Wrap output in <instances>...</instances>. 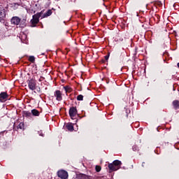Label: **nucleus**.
I'll return each mask as SVG.
<instances>
[{
	"label": "nucleus",
	"instance_id": "15",
	"mask_svg": "<svg viewBox=\"0 0 179 179\" xmlns=\"http://www.w3.org/2000/svg\"><path fill=\"white\" fill-rule=\"evenodd\" d=\"M78 178L79 179H90V176L81 173L78 175Z\"/></svg>",
	"mask_w": 179,
	"mask_h": 179
},
{
	"label": "nucleus",
	"instance_id": "12",
	"mask_svg": "<svg viewBox=\"0 0 179 179\" xmlns=\"http://www.w3.org/2000/svg\"><path fill=\"white\" fill-rule=\"evenodd\" d=\"M66 128L70 132L73 131V129H73V124H72V123H67L66 125Z\"/></svg>",
	"mask_w": 179,
	"mask_h": 179
},
{
	"label": "nucleus",
	"instance_id": "19",
	"mask_svg": "<svg viewBox=\"0 0 179 179\" xmlns=\"http://www.w3.org/2000/svg\"><path fill=\"white\" fill-rule=\"evenodd\" d=\"M28 61H29V62H31L32 64H34V62L36 61V57H34V56H29Z\"/></svg>",
	"mask_w": 179,
	"mask_h": 179
},
{
	"label": "nucleus",
	"instance_id": "17",
	"mask_svg": "<svg viewBox=\"0 0 179 179\" xmlns=\"http://www.w3.org/2000/svg\"><path fill=\"white\" fill-rule=\"evenodd\" d=\"M17 129H22L24 130V122H20L17 127Z\"/></svg>",
	"mask_w": 179,
	"mask_h": 179
},
{
	"label": "nucleus",
	"instance_id": "24",
	"mask_svg": "<svg viewBox=\"0 0 179 179\" xmlns=\"http://www.w3.org/2000/svg\"><path fill=\"white\" fill-rule=\"evenodd\" d=\"M36 92L38 93H41V88H40V87H38L37 89H36Z\"/></svg>",
	"mask_w": 179,
	"mask_h": 179
},
{
	"label": "nucleus",
	"instance_id": "4",
	"mask_svg": "<svg viewBox=\"0 0 179 179\" xmlns=\"http://www.w3.org/2000/svg\"><path fill=\"white\" fill-rule=\"evenodd\" d=\"M57 176L61 179H68L69 175H68V172L64 169H62L57 171Z\"/></svg>",
	"mask_w": 179,
	"mask_h": 179
},
{
	"label": "nucleus",
	"instance_id": "6",
	"mask_svg": "<svg viewBox=\"0 0 179 179\" xmlns=\"http://www.w3.org/2000/svg\"><path fill=\"white\" fill-rule=\"evenodd\" d=\"M6 16V10L3 7H0V22H2Z\"/></svg>",
	"mask_w": 179,
	"mask_h": 179
},
{
	"label": "nucleus",
	"instance_id": "14",
	"mask_svg": "<svg viewBox=\"0 0 179 179\" xmlns=\"http://www.w3.org/2000/svg\"><path fill=\"white\" fill-rule=\"evenodd\" d=\"M23 116L26 117V118H30V117H31V112L30 113V111L24 110L23 112Z\"/></svg>",
	"mask_w": 179,
	"mask_h": 179
},
{
	"label": "nucleus",
	"instance_id": "27",
	"mask_svg": "<svg viewBox=\"0 0 179 179\" xmlns=\"http://www.w3.org/2000/svg\"><path fill=\"white\" fill-rule=\"evenodd\" d=\"M40 136H44V134L41 133V134H40Z\"/></svg>",
	"mask_w": 179,
	"mask_h": 179
},
{
	"label": "nucleus",
	"instance_id": "25",
	"mask_svg": "<svg viewBox=\"0 0 179 179\" xmlns=\"http://www.w3.org/2000/svg\"><path fill=\"white\" fill-rule=\"evenodd\" d=\"M162 5H163V4H162V2H160V1L157 3V6H162Z\"/></svg>",
	"mask_w": 179,
	"mask_h": 179
},
{
	"label": "nucleus",
	"instance_id": "10",
	"mask_svg": "<svg viewBox=\"0 0 179 179\" xmlns=\"http://www.w3.org/2000/svg\"><path fill=\"white\" fill-rule=\"evenodd\" d=\"M172 105H173L174 110H179V101L178 100L173 101Z\"/></svg>",
	"mask_w": 179,
	"mask_h": 179
},
{
	"label": "nucleus",
	"instance_id": "2",
	"mask_svg": "<svg viewBox=\"0 0 179 179\" xmlns=\"http://www.w3.org/2000/svg\"><path fill=\"white\" fill-rule=\"evenodd\" d=\"M41 15H43V11L37 13L32 16V19L31 20V27H36L37 24H38V22H40V17H41Z\"/></svg>",
	"mask_w": 179,
	"mask_h": 179
},
{
	"label": "nucleus",
	"instance_id": "7",
	"mask_svg": "<svg viewBox=\"0 0 179 179\" xmlns=\"http://www.w3.org/2000/svg\"><path fill=\"white\" fill-rule=\"evenodd\" d=\"M55 97L57 101H61L62 100V94L59 90H56L54 94Z\"/></svg>",
	"mask_w": 179,
	"mask_h": 179
},
{
	"label": "nucleus",
	"instance_id": "5",
	"mask_svg": "<svg viewBox=\"0 0 179 179\" xmlns=\"http://www.w3.org/2000/svg\"><path fill=\"white\" fill-rule=\"evenodd\" d=\"M28 87L30 89V90H36V86H37V83H36V80L31 79L28 81Z\"/></svg>",
	"mask_w": 179,
	"mask_h": 179
},
{
	"label": "nucleus",
	"instance_id": "11",
	"mask_svg": "<svg viewBox=\"0 0 179 179\" xmlns=\"http://www.w3.org/2000/svg\"><path fill=\"white\" fill-rule=\"evenodd\" d=\"M31 114H32L34 117H39L40 111H38L37 109H32L31 110Z\"/></svg>",
	"mask_w": 179,
	"mask_h": 179
},
{
	"label": "nucleus",
	"instance_id": "26",
	"mask_svg": "<svg viewBox=\"0 0 179 179\" xmlns=\"http://www.w3.org/2000/svg\"><path fill=\"white\" fill-rule=\"evenodd\" d=\"M142 166H143V167H145V162H143V163H142Z\"/></svg>",
	"mask_w": 179,
	"mask_h": 179
},
{
	"label": "nucleus",
	"instance_id": "3",
	"mask_svg": "<svg viewBox=\"0 0 179 179\" xmlns=\"http://www.w3.org/2000/svg\"><path fill=\"white\" fill-rule=\"evenodd\" d=\"M69 114L71 120H73L78 115V109L76 106H72L69 108Z\"/></svg>",
	"mask_w": 179,
	"mask_h": 179
},
{
	"label": "nucleus",
	"instance_id": "13",
	"mask_svg": "<svg viewBox=\"0 0 179 179\" xmlns=\"http://www.w3.org/2000/svg\"><path fill=\"white\" fill-rule=\"evenodd\" d=\"M52 15V10H48L45 14L43 15L42 18L44 19V17H48V16H51Z\"/></svg>",
	"mask_w": 179,
	"mask_h": 179
},
{
	"label": "nucleus",
	"instance_id": "16",
	"mask_svg": "<svg viewBox=\"0 0 179 179\" xmlns=\"http://www.w3.org/2000/svg\"><path fill=\"white\" fill-rule=\"evenodd\" d=\"M64 89L66 93H71L72 92V88H71V87L69 86H65L64 87Z\"/></svg>",
	"mask_w": 179,
	"mask_h": 179
},
{
	"label": "nucleus",
	"instance_id": "8",
	"mask_svg": "<svg viewBox=\"0 0 179 179\" xmlns=\"http://www.w3.org/2000/svg\"><path fill=\"white\" fill-rule=\"evenodd\" d=\"M10 22L12 24H15L16 26H17L20 24V18L16 16L13 17Z\"/></svg>",
	"mask_w": 179,
	"mask_h": 179
},
{
	"label": "nucleus",
	"instance_id": "28",
	"mask_svg": "<svg viewBox=\"0 0 179 179\" xmlns=\"http://www.w3.org/2000/svg\"><path fill=\"white\" fill-rule=\"evenodd\" d=\"M24 37H27V36L26 34H24Z\"/></svg>",
	"mask_w": 179,
	"mask_h": 179
},
{
	"label": "nucleus",
	"instance_id": "21",
	"mask_svg": "<svg viewBox=\"0 0 179 179\" xmlns=\"http://www.w3.org/2000/svg\"><path fill=\"white\" fill-rule=\"evenodd\" d=\"M132 150H134V152H138L139 151V147H138V145H134L132 147Z\"/></svg>",
	"mask_w": 179,
	"mask_h": 179
},
{
	"label": "nucleus",
	"instance_id": "22",
	"mask_svg": "<svg viewBox=\"0 0 179 179\" xmlns=\"http://www.w3.org/2000/svg\"><path fill=\"white\" fill-rule=\"evenodd\" d=\"M95 170H96V173H100V171H101V166L96 165L95 166Z\"/></svg>",
	"mask_w": 179,
	"mask_h": 179
},
{
	"label": "nucleus",
	"instance_id": "29",
	"mask_svg": "<svg viewBox=\"0 0 179 179\" xmlns=\"http://www.w3.org/2000/svg\"><path fill=\"white\" fill-rule=\"evenodd\" d=\"M34 93H37L36 91H34Z\"/></svg>",
	"mask_w": 179,
	"mask_h": 179
},
{
	"label": "nucleus",
	"instance_id": "20",
	"mask_svg": "<svg viewBox=\"0 0 179 179\" xmlns=\"http://www.w3.org/2000/svg\"><path fill=\"white\" fill-rule=\"evenodd\" d=\"M104 58H105V60L102 59V63L103 64L106 63V61H108V58H110V53H108L107 55H106L104 57Z\"/></svg>",
	"mask_w": 179,
	"mask_h": 179
},
{
	"label": "nucleus",
	"instance_id": "18",
	"mask_svg": "<svg viewBox=\"0 0 179 179\" xmlns=\"http://www.w3.org/2000/svg\"><path fill=\"white\" fill-rule=\"evenodd\" d=\"M20 26L21 27H26V19L20 20Z\"/></svg>",
	"mask_w": 179,
	"mask_h": 179
},
{
	"label": "nucleus",
	"instance_id": "23",
	"mask_svg": "<svg viewBox=\"0 0 179 179\" xmlns=\"http://www.w3.org/2000/svg\"><path fill=\"white\" fill-rule=\"evenodd\" d=\"M77 100H78V101H83V95L79 94V95L77 96Z\"/></svg>",
	"mask_w": 179,
	"mask_h": 179
},
{
	"label": "nucleus",
	"instance_id": "9",
	"mask_svg": "<svg viewBox=\"0 0 179 179\" xmlns=\"http://www.w3.org/2000/svg\"><path fill=\"white\" fill-rule=\"evenodd\" d=\"M8 97H9V95H8L7 92H1V94H0V101L1 103H3V101H5V100L6 99H8Z\"/></svg>",
	"mask_w": 179,
	"mask_h": 179
},
{
	"label": "nucleus",
	"instance_id": "1",
	"mask_svg": "<svg viewBox=\"0 0 179 179\" xmlns=\"http://www.w3.org/2000/svg\"><path fill=\"white\" fill-rule=\"evenodd\" d=\"M121 166H122V162L121 161L116 159L111 164H108V169L110 171H117V170H120L121 169Z\"/></svg>",
	"mask_w": 179,
	"mask_h": 179
}]
</instances>
